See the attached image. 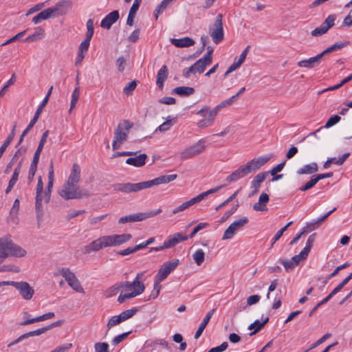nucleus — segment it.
Here are the masks:
<instances>
[{
    "mask_svg": "<svg viewBox=\"0 0 352 352\" xmlns=\"http://www.w3.org/2000/svg\"><path fill=\"white\" fill-rule=\"evenodd\" d=\"M94 32V23L92 19H89L87 21V33L85 38L81 42L80 44H89L91 38Z\"/></svg>",
    "mask_w": 352,
    "mask_h": 352,
    "instance_id": "2f4dec72",
    "label": "nucleus"
},
{
    "mask_svg": "<svg viewBox=\"0 0 352 352\" xmlns=\"http://www.w3.org/2000/svg\"><path fill=\"white\" fill-rule=\"evenodd\" d=\"M80 172V166L74 164L67 179L58 191V194L65 200L80 199L90 196V192L87 189L78 186Z\"/></svg>",
    "mask_w": 352,
    "mask_h": 352,
    "instance_id": "f257e3e1",
    "label": "nucleus"
},
{
    "mask_svg": "<svg viewBox=\"0 0 352 352\" xmlns=\"http://www.w3.org/2000/svg\"><path fill=\"white\" fill-rule=\"evenodd\" d=\"M10 245V236H6L0 238V259L3 260L9 256V248Z\"/></svg>",
    "mask_w": 352,
    "mask_h": 352,
    "instance_id": "4be33fe9",
    "label": "nucleus"
},
{
    "mask_svg": "<svg viewBox=\"0 0 352 352\" xmlns=\"http://www.w3.org/2000/svg\"><path fill=\"white\" fill-rule=\"evenodd\" d=\"M270 159V156H263L258 158H254L245 164L240 166L232 174L228 175L226 177V182L228 183H232L245 177L252 172H254L258 170L261 166L265 165Z\"/></svg>",
    "mask_w": 352,
    "mask_h": 352,
    "instance_id": "20e7f679",
    "label": "nucleus"
},
{
    "mask_svg": "<svg viewBox=\"0 0 352 352\" xmlns=\"http://www.w3.org/2000/svg\"><path fill=\"white\" fill-rule=\"evenodd\" d=\"M26 254V251L20 247L19 245L14 243L10 239V245L9 248V256H15V257H23Z\"/></svg>",
    "mask_w": 352,
    "mask_h": 352,
    "instance_id": "bb28decb",
    "label": "nucleus"
},
{
    "mask_svg": "<svg viewBox=\"0 0 352 352\" xmlns=\"http://www.w3.org/2000/svg\"><path fill=\"white\" fill-rule=\"evenodd\" d=\"M132 124L128 120H124L118 124L114 131L112 147L113 150L120 148L121 145L127 140L129 129Z\"/></svg>",
    "mask_w": 352,
    "mask_h": 352,
    "instance_id": "6e6552de",
    "label": "nucleus"
},
{
    "mask_svg": "<svg viewBox=\"0 0 352 352\" xmlns=\"http://www.w3.org/2000/svg\"><path fill=\"white\" fill-rule=\"evenodd\" d=\"M131 332L129 331V332H126V333H122L120 335H118L117 336H116L111 341V344L113 345H117L119 343H120L121 342H122L124 340H125L127 336H129V334Z\"/></svg>",
    "mask_w": 352,
    "mask_h": 352,
    "instance_id": "680f3d73",
    "label": "nucleus"
},
{
    "mask_svg": "<svg viewBox=\"0 0 352 352\" xmlns=\"http://www.w3.org/2000/svg\"><path fill=\"white\" fill-rule=\"evenodd\" d=\"M210 34L215 43H220L223 38V30L222 24V15L218 14L214 26L210 28Z\"/></svg>",
    "mask_w": 352,
    "mask_h": 352,
    "instance_id": "4468645a",
    "label": "nucleus"
},
{
    "mask_svg": "<svg viewBox=\"0 0 352 352\" xmlns=\"http://www.w3.org/2000/svg\"><path fill=\"white\" fill-rule=\"evenodd\" d=\"M54 16H55L54 11L52 8H50L41 11L37 15L34 16L32 21L36 24L40 23L41 21L46 20Z\"/></svg>",
    "mask_w": 352,
    "mask_h": 352,
    "instance_id": "393cba45",
    "label": "nucleus"
},
{
    "mask_svg": "<svg viewBox=\"0 0 352 352\" xmlns=\"http://www.w3.org/2000/svg\"><path fill=\"white\" fill-rule=\"evenodd\" d=\"M349 153H346L343 154L340 157H339L338 160H336V157H332L329 159L328 160L330 162L331 164H335L336 165H342L344 161L347 159V157L349 156Z\"/></svg>",
    "mask_w": 352,
    "mask_h": 352,
    "instance_id": "603ef678",
    "label": "nucleus"
},
{
    "mask_svg": "<svg viewBox=\"0 0 352 352\" xmlns=\"http://www.w3.org/2000/svg\"><path fill=\"white\" fill-rule=\"evenodd\" d=\"M72 6L70 0H62L56 3L55 6L52 8L54 15H63L67 12V10Z\"/></svg>",
    "mask_w": 352,
    "mask_h": 352,
    "instance_id": "412c9836",
    "label": "nucleus"
},
{
    "mask_svg": "<svg viewBox=\"0 0 352 352\" xmlns=\"http://www.w3.org/2000/svg\"><path fill=\"white\" fill-rule=\"evenodd\" d=\"M168 68L166 65L162 67L157 74L156 84L160 89H162L164 82L168 76Z\"/></svg>",
    "mask_w": 352,
    "mask_h": 352,
    "instance_id": "7c9ffc66",
    "label": "nucleus"
},
{
    "mask_svg": "<svg viewBox=\"0 0 352 352\" xmlns=\"http://www.w3.org/2000/svg\"><path fill=\"white\" fill-rule=\"evenodd\" d=\"M137 312V309L135 308H133L131 309H127L122 311L120 315V318L122 322L125 321L129 318H131L135 313Z\"/></svg>",
    "mask_w": 352,
    "mask_h": 352,
    "instance_id": "de8ad7c7",
    "label": "nucleus"
},
{
    "mask_svg": "<svg viewBox=\"0 0 352 352\" xmlns=\"http://www.w3.org/2000/svg\"><path fill=\"white\" fill-rule=\"evenodd\" d=\"M176 179V175H161L152 180L142 182L140 183H122L114 185L113 188L116 191L124 193L136 192L142 190L151 188L154 186L169 183Z\"/></svg>",
    "mask_w": 352,
    "mask_h": 352,
    "instance_id": "7ed1b4c3",
    "label": "nucleus"
},
{
    "mask_svg": "<svg viewBox=\"0 0 352 352\" xmlns=\"http://www.w3.org/2000/svg\"><path fill=\"white\" fill-rule=\"evenodd\" d=\"M228 346V342H224L221 345L210 349L208 352H223L227 349Z\"/></svg>",
    "mask_w": 352,
    "mask_h": 352,
    "instance_id": "774afa93",
    "label": "nucleus"
},
{
    "mask_svg": "<svg viewBox=\"0 0 352 352\" xmlns=\"http://www.w3.org/2000/svg\"><path fill=\"white\" fill-rule=\"evenodd\" d=\"M44 36V30L40 29L38 31H36L35 33L27 37L24 42L32 43V42H38Z\"/></svg>",
    "mask_w": 352,
    "mask_h": 352,
    "instance_id": "e433bc0d",
    "label": "nucleus"
},
{
    "mask_svg": "<svg viewBox=\"0 0 352 352\" xmlns=\"http://www.w3.org/2000/svg\"><path fill=\"white\" fill-rule=\"evenodd\" d=\"M161 212V209H157L156 210H150L145 212H139L129 214L120 217L118 220V223L120 224H124L129 222L142 221L143 220L156 216Z\"/></svg>",
    "mask_w": 352,
    "mask_h": 352,
    "instance_id": "f8f14e48",
    "label": "nucleus"
},
{
    "mask_svg": "<svg viewBox=\"0 0 352 352\" xmlns=\"http://www.w3.org/2000/svg\"><path fill=\"white\" fill-rule=\"evenodd\" d=\"M45 320H47L46 316H45V314H43L41 316H39L38 317H36V318H34L32 319H28L27 320H24L23 322H21L19 323V325L20 326H26V325H28V324H32V323H34V322H40V321H44Z\"/></svg>",
    "mask_w": 352,
    "mask_h": 352,
    "instance_id": "49530a36",
    "label": "nucleus"
},
{
    "mask_svg": "<svg viewBox=\"0 0 352 352\" xmlns=\"http://www.w3.org/2000/svg\"><path fill=\"white\" fill-rule=\"evenodd\" d=\"M121 322H122V320H121L119 315L113 316L109 320V321L107 322V329H110L113 327L118 325Z\"/></svg>",
    "mask_w": 352,
    "mask_h": 352,
    "instance_id": "13d9d810",
    "label": "nucleus"
},
{
    "mask_svg": "<svg viewBox=\"0 0 352 352\" xmlns=\"http://www.w3.org/2000/svg\"><path fill=\"white\" fill-rule=\"evenodd\" d=\"M54 182H48L46 190L44 192V201L48 203L50 200L52 190L53 188Z\"/></svg>",
    "mask_w": 352,
    "mask_h": 352,
    "instance_id": "bf43d9fd",
    "label": "nucleus"
},
{
    "mask_svg": "<svg viewBox=\"0 0 352 352\" xmlns=\"http://www.w3.org/2000/svg\"><path fill=\"white\" fill-rule=\"evenodd\" d=\"M175 268L176 261L175 260L164 263L161 265L154 277L153 291L151 294L152 298H155L159 295L162 288L160 283L164 281Z\"/></svg>",
    "mask_w": 352,
    "mask_h": 352,
    "instance_id": "423d86ee",
    "label": "nucleus"
},
{
    "mask_svg": "<svg viewBox=\"0 0 352 352\" xmlns=\"http://www.w3.org/2000/svg\"><path fill=\"white\" fill-rule=\"evenodd\" d=\"M14 287L21 297L26 300H30L34 294V289L25 281L16 282Z\"/></svg>",
    "mask_w": 352,
    "mask_h": 352,
    "instance_id": "dca6fc26",
    "label": "nucleus"
},
{
    "mask_svg": "<svg viewBox=\"0 0 352 352\" xmlns=\"http://www.w3.org/2000/svg\"><path fill=\"white\" fill-rule=\"evenodd\" d=\"M343 45H331L320 54L315 56L310 57L307 59L302 60L298 62L297 65L300 67H305L307 69H312L316 67L322 62V57L325 54L337 51L341 49Z\"/></svg>",
    "mask_w": 352,
    "mask_h": 352,
    "instance_id": "1a4fd4ad",
    "label": "nucleus"
},
{
    "mask_svg": "<svg viewBox=\"0 0 352 352\" xmlns=\"http://www.w3.org/2000/svg\"><path fill=\"white\" fill-rule=\"evenodd\" d=\"M207 50V53L190 67V70L192 71L193 74L197 73H203L205 71L206 66L212 63V54L213 52V48L209 45Z\"/></svg>",
    "mask_w": 352,
    "mask_h": 352,
    "instance_id": "ddd939ff",
    "label": "nucleus"
},
{
    "mask_svg": "<svg viewBox=\"0 0 352 352\" xmlns=\"http://www.w3.org/2000/svg\"><path fill=\"white\" fill-rule=\"evenodd\" d=\"M140 30L139 29L135 30L128 37V41L130 43L138 42L140 37Z\"/></svg>",
    "mask_w": 352,
    "mask_h": 352,
    "instance_id": "338daca9",
    "label": "nucleus"
},
{
    "mask_svg": "<svg viewBox=\"0 0 352 352\" xmlns=\"http://www.w3.org/2000/svg\"><path fill=\"white\" fill-rule=\"evenodd\" d=\"M268 175V172H263L257 174L251 182V187L254 189L250 194V196L254 195L259 190L261 184L265 181Z\"/></svg>",
    "mask_w": 352,
    "mask_h": 352,
    "instance_id": "5701e85b",
    "label": "nucleus"
},
{
    "mask_svg": "<svg viewBox=\"0 0 352 352\" xmlns=\"http://www.w3.org/2000/svg\"><path fill=\"white\" fill-rule=\"evenodd\" d=\"M269 321V318L266 317L263 322H260L259 320H255L253 323H252L248 329H254V331L250 333L251 336L256 333L258 332L267 322Z\"/></svg>",
    "mask_w": 352,
    "mask_h": 352,
    "instance_id": "f704fd0d",
    "label": "nucleus"
},
{
    "mask_svg": "<svg viewBox=\"0 0 352 352\" xmlns=\"http://www.w3.org/2000/svg\"><path fill=\"white\" fill-rule=\"evenodd\" d=\"M175 244H176V235L173 234L171 236V237H170L169 239L166 240L164 242L162 245H163L164 248L166 249V248H171V247L174 246Z\"/></svg>",
    "mask_w": 352,
    "mask_h": 352,
    "instance_id": "69168bd1",
    "label": "nucleus"
},
{
    "mask_svg": "<svg viewBox=\"0 0 352 352\" xmlns=\"http://www.w3.org/2000/svg\"><path fill=\"white\" fill-rule=\"evenodd\" d=\"M144 276V272L137 274L134 280L131 283L129 281L121 283L122 291L118 298L120 303H123L126 300L135 297L144 292L145 287L140 281Z\"/></svg>",
    "mask_w": 352,
    "mask_h": 352,
    "instance_id": "39448f33",
    "label": "nucleus"
},
{
    "mask_svg": "<svg viewBox=\"0 0 352 352\" xmlns=\"http://www.w3.org/2000/svg\"><path fill=\"white\" fill-rule=\"evenodd\" d=\"M335 20V15H329L319 28H316L311 32V35L318 36L326 33L334 25Z\"/></svg>",
    "mask_w": 352,
    "mask_h": 352,
    "instance_id": "f3484780",
    "label": "nucleus"
},
{
    "mask_svg": "<svg viewBox=\"0 0 352 352\" xmlns=\"http://www.w3.org/2000/svg\"><path fill=\"white\" fill-rule=\"evenodd\" d=\"M19 200L15 199L13 206L10 211V215L8 217V221H11L14 224H17L19 222L18 212L19 210Z\"/></svg>",
    "mask_w": 352,
    "mask_h": 352,
    "instance_id": "cd10ccee",
    "label": "nucleus"
},
{
    "mask_svg": "<svg viewBox=\"0 0 352 352\" xmlns=\"http://www.w3.org/2000/svg\"><path fill=\"white\" fill-rule=\"evenodd\" d=\"M200 201H201L199 200L198 196H197L177 206V212L183 211L185 209L189 208L190 206Z\"/></svg>",
    "mask_w": 352,
    "mask_h": 352,
    "instance_id": "ea45409f",
    "label": "nucleus"
},
{
    "mask_svg": "<svg viewBox=\"0 0 352 352\" xmlns=\"http://www.w3.org/2000/svg\"><path fill=\"white\" fill-rule=\"evenodd\" d=\"M25 32H21L12 36V38L5 41L2 44H10L14 42H23L24 41L21 39L23 36Z\"/></svg>",
    "mask_w": 352,
    "mask_h": 352,
    "instance_id": "864d4df0",
    "label": "nucleus"
},
{
    "mask_svg": "<svg viewBox=\"0 0 352 352\" xmlns=\"http://www.w3.org/2000/svg\"><path fill=\"white\" fill-rule=\"evenodd\" d=\"M89 49V45H80L77 56L76 58L75 65H80L83 58H85V55L87 54Z\"/></svg>",
    "mask_w": 352,
    "mask_h": 352,
    "instance_id": "c9c22d12",
    "label": "nucleus"
},
{
    "mask_svg": "<svg viewBox=\"0 0 352 352\" xmlns=\"http://www.w3.org/2000/svg\"><path fill=\"white\" fill-rule=\"evenodd\" d=\"M214 309H212L210 311H209L206 317L204 318V320L202 321V322L200 324L198 329L197 330L195 334V339H198L201 335L202 334L204 329L206 328V327L207 326V324H208L214 311Z\"/></svg>",
    "mask_w": 352,
    "mask_h": 352,
    "instance_id": "c85d7f7f",
    "label": "nucleus"
},
{
    "mask_svg": "<svg viewBox=\"0 0 352 352\" xmlns=\"http://www.w3.org/2000/svg\"><path fill=\"white\" fill-rule=\"evenodd\" d=\"M173 125V120L168 119L166 122L160 125L155 130V131H160L161 132H165L168 131Z\"/></svg>",
    "mask_w": 352,
    "mask_h": 352,
    "instance_id": "3c124183",
    "label": "nucleus"
},
{
    "mask_svg": "<svg viewBox=\"0 0 352 352\" xmlns=\"http://www.w3.org/2000/svg\"><path fill=\"white\" fill-rule=\"evenodd\" d=\"M173 3V0H163L155 10L154 16L155 17V19H157L158 16L160 14H162L164 10L170 8Z\"/></svg>",
    "mask_w": 352,
    "mask_h": 352,
    "instance_id": "72a5a7b5",
    "label": "nucleus"
},
{
    "mask_svg": "<svg viewBox=\"0 0 352 352\" xmlns=\"http://www.w3.org/2000/svg\"><path fill=\"white\" fill-rule=\"evenodd\" d=\"M120 291H122L121 283L116 284L104 292V295L107 298L112 297L116 295Z\"/></svg>",
    "mask_w": 352,
    "mask_h": 352,
    "instance_id": "4c0bfd02",
    "label": "nucleus"
},
{
    "mask_svg": "<svg viewBox=\"0 0 352 352\" xmlns=\"http://www.w3.org/2000/svg\"><path fill=\"white\" fill-rule=\"evenodd\" d=\"M317 183H318V182L314 175L313 177H311V179L307 183H306L304 186H302L299 188V190L302 192L307 191L309 189L314 187Z\"/></svg>",
    "mask_w": 352,
    "mask_h": 352,
    "instance_id": "6e6d98bb",
    "label": "nucleus"
},
{
    "mask_svg": "<svg viewBox=\"0 0 352 352\" xmlns=\"http://www.w3.org/2000/svg\"><path fill=\"white\" fill-rule=\"evenodd\" d=\"M248 222V219L246 217H243L231 223L229 227L225 230L222 239L227 240L232 239L235 234L236 232L243 227Z\"/></svg>",
    "mask_w": 352,
    "mask_h": 352,
    "instance_id": "2eb2a0df",
    "label": "nucleus"
},
{
    "mask_svg": "<svg viewBox=\"0 0 352 352\" xmlns=\"http://www.w3.org/2000/svg\"><path fill=\"white\" fill-rule=\"evenodd\" d=\"M129 58V54L128 53L125 55H122L117 58L116 65L119 72L122 73L124 71L125 67L128 64Z\"/></svg>",
    "mask_w": 352,
    "mask_h": 352,
    "instance_id": "473e14b6",
    "label": "nucleus"
},
{
    "mask_svg": "<svg viewBox=\"0 0 352 352\" xmlns=\"http://www.w3.org/2000/svg\"><path fill=\"white\" fill-rule=\"evenodd\" d=\"M11 272L14 273H19L20 272V267L17 265L12 264H6L0 267V272Z\"/></svg>",
    "mask_w": 352,
    "mask_h": 352,
    "instance_id": "a18cd8bd",
    "label": "nucleus"
},
{
    "mask_svg": "<svg viewBox=\"0 0 352 352\" xmlns=\"http://www.w3.org/2000/svg\"><path fill=\"white\" fill-rule=\"evenodd\" d=\"M131 238V234L102 236L84 246L82 252L88 254L109 247L119 246L129 241Z\"/></svg>",
    "mask_w": 352,
    "mask_h": 352,
    "instance_id": "f03ea898",
    "label": "nucleus"
},
{
    "mask_svg": "<svg viewBox=\"0 0 352 352\" xmlns=\"http://www.w3.org/2000/svg\"><path fill=\"white\" fill-rule=\"evenodd\" d=\"M96 352H109V344L106 342H97L94 345Z\"/></svg>",
    "mask_w": 352,
    "mask_h": 352,
    "instance_id": "4d7b16f0",
    "label": "nucleus"
},
{
    "mask_svg": "<svg viewBox=\"0 0 352 352\" xmlns=\"http://www.w3.org/2000/svg\"><path fill=\"white\" fill-rule=\"evenodd\" d=\"M340 119H341V118L339 116H338V115H335L333 116H331L327 120V122H326V124H325L324 127L329 128V127L335 125L336 124H337L340 120Z\"/></svg>",
    "mask_w": 352,
    "mask_h": 352,
    "instance_id": "e2e57ef3",
    "label": "nucleus"
},
{
    "mask_svg": "<svg viewBox=\"0 0 352 352\" xmlns=\"http://www.w3.org/2000/svg\"><path fill=\"white\" fill-rule=\"evenodd\" d=\"M308 254L302 250L299 254L294 256L291 260L295 265H298L301 261L305 260Z\"/></svg>",
    "mask_w": 352,
    "mask_h": 352,
    "instance_id": "5fc2aeb1",
    "label": "nucleus"
},
{
    "mask_svg": "<svg viewBox=\"0 0 352 352\" xmlns=\"http://www.w3.org/2000/svg\"><path fill=\"white\" fill-rule=\"evenodd\" d=\"M14 136V129H13L11 134L7 138V139L5 140L4 143L0 147V158L1 157L3 153L5 152L6 149L10 145V142L13 140Z\"/></svg>",
    "mask_w": 352,
    "mask_h": 352,
    "instance_id": "8fccbe9b",
    "label": "nucleus"
},
{
    "mask_svg": "<svg viewBox=\"0 0 352 352\" xmlns=\"http://www.w3.org/2000/svg\"><path fill=\"white\" fill-rule=\"evenodd\" d=\"M195 92V90L193 87H177V95L179 96H189L192 95Z\"/></svg>",
    "mask_w": 352,
    "mask_h": 352,
    "instance_id": "58836bf2",
    "label": "nucleus"
},
{
    "mask_svg": "<svg viewBox=\"0 0 352 352\" xmlns=\"http://www.w3.org/2000/svg\"><path fill=\"white\" fill-rule=\"evenodd\" d=\"M234 102V98H232V97L224 100V101H222L218 105H217L214 108H213L214 113L218 114V113L219 112V111L221 109L232 104Z\"/></svg>",
    "mask_w": 352,
    "mask_h": 352,
    "instance_id": "79ce46f5",
    "label": "nucleus"
},
{
    "mask_svg": "<svg viewBox=\"0 0 352 352\" xmlns=\"http://www.w3.org/2000/svg\"><path fill=\"white\" fill-rule=\"evenodd\" d=\"M192 258L197 265H201L205 259V253L201 249L197 250L193 254Z\"/></svg>",
    "mask_w": 352,
    "mask_h": 352,
    "instance_id": "a19ab883",
    "label": "nucleus"
},
{
    "mask_svg": "<svg viewBox=\"0 0 352 352\" xmlns=\"http://www.w3.org/2000/svg\"><path fill=\"white\" fill-rule=\"evenodd\" d=\"M318 170V164L316 162H312L298 169L297 173L298 175H310L316 173Z\"/></svg>",
    "mask_w": 352,
    "mask_h": 352,
    "instance_id": "c756f323",
    "label": "nucleus"
},
{
    "mask_svg": "<svg viewBox=\"0 0 352 352\" xmlns=\"http://www.w3.org/2000/svg\"><path fill=\"white\" fill-rule=\"evenodd\" d=\"M52 89H53V87H51L50 88V89L48 90L45 97L44 98V99L42 101V103L41 104V105L38 107V108L37 109V110L36 111V113L33 117V118L30 120V123H29V125H30L31 126H34V125L36 123V122L38 121V119L40 116V114L41 113L43 108L45 107V105L47 104L48 102V100H49V98L50 96V95L52 94Z\"/></svg>",
    "mask_w": 352,
    "mask_h": 352,
    "instance_id": "aec40b11",
    "label": "nucleus"
},
{
    "mask_svg": "<svg viewBox=\"0 0 352 352\" xmlns=\"http://www.w3.org/2000/svg\"><path fill=\"white\" fill-rule=\"evenodd\" d=\"M147 158V155L144 153L140 154L133 157H129L126 160V163L127 164L135 166L141 167L145 164V160Z\"/></svg>",
    "mask_w": 352,
    "mask_h": 352,
    "instance_id": "a878e982",
    "label": "nucleus"
},
{
    "mask_svg": "<svg viewBox=\"0 0 352 352\" xmlns=\"http://www.w3.org/2000/svg\"><path fill=\"white\" fill-rule=\"evenodd\" d=\"M36 210L38 212H42V201L44 199V192H43V182L42 180L41 176H39L38 178V183L36 186Z\"/></svg>",
    "mask_w": 352,
    "mask_h": 352,
    "instance_id": "a211bd4d",
    "label": "nucleus"
},
{
    "mask_svg": "<svg viewBox=\"0 0 352 352\" xmlns=\"http://www.w3.org/2000/svg\"><path fill=\"white\" fill-rule=\"evenodd\" d=\"M351 80H352V78H351V76L349 75V76H347L346 78L343 79L339 84H338L336 85H334L333 87H328V88L324 89H323L322 91H318V94H322V93H324L325 91H332V90H335V89H339L340 87H341L344 84H346V82H349Z\"/></svg>",
    "mask_w": 352,
    "mask_h": 352,
    "instance_id": "37998d69",
    "label": "nucleus"
},
{
    "mask_svg": "<svg viewBox=\"0 0 352 352\" xmlns=\"http://www.w3.org/2000/svg\"><path fill=\"white\" fill-rule=\"evenodd\" d=\"M316 235V233L311 234L307 241L306 245H305V248L302 250V251L305 252V253H306L307 254H309V253L313 246V244L315 241Z\"/></svg>",
    "mask_w": 352,
    "mask_h": 352,
    "instance_id": "09e8293b",
    "label": "nucleus"
},
{
    "mask_svg": "<svg viewBox=\"0 0 352 352\" xmlns=\"http://www.w3.org/2000/svg\"><path fill=\"white\" fill-rule=\"evenodd\" d=\"M20 170H21V168H20V166L19 165L14 168V173H13L12 176L9 182V184H10L11 185H13V186L15 185L16 182H17V180L19 179Z\"/></svg>",
    "mask_w": 352,
    "mask_h": 352,
    "instance_id": "0e129e2a",
    "label": "nucleus"
},
{
    "mask_svg": "<svg viewBox=\"0 0 352 352\" xmlns=\"http://www.w3.org/2000/svg\"><path fill=\"white\" fill-rule=\"evenodd\" d=\"M221 187H222L221 186H217V187L211 188L204 192H202V193L198 195L197 196H198L199 200L202 201L208 195L217 192L219 190H220L221 188Z\"/></svg>",
    "mask_w": 352,
    "mask_h": 352,
    "instance_id": "052dcab7",
    "label": "nucleus"
},
{
    "mask_svg": "<svg viewBox=\"0 0 352 352\" xmlns=\"http://www.w3.org/2000/svg\"><path fill=\"white\" fill-rule=\"evenodd\" d=\"M119 19V12L118 10H113L108 14L102 21L100 25L102 28L109 30L111 25Z\"/></svg>",
    "mask_w": 352,
    "mask_h": 352,
    "instance_id": "6ab92c4d",
    "label": "nucleus"
},
{
    "mask_svg": "<svg viewBox=\"0 0 352 352\" xmlns=\"http://www.w3.org/2000/svg\"><path fill=\"white\" fill-rule=\"evenodd\" d=\"M351 80H352V78H351V76L349 75V76H347L346 78L343 79L339 84H338L336 85H334L333 87H328V88L324 89H323L322 91H318V94H322V93H324L325 91H332V90H335V89H339L340 87H341L344 84H346V82H349Z\"/></svg>",
    "mask_w": 352,
    "mask_h": 352,
    "instance_id": "c03bdc74",
    "label": "nucleus"
},
{
    "mask_svg": "<svg viewBox=\"0 0 352 352\" xmlns=\"http://www.w3.org/2000/svg\"><path fill=\"white\" fill-rule=\"evenodd\" d=\"M269 200L268 195L263 192L259 197L258 201L253 205V209L256 211H266L267 210L266 204Z\"/></svg>",
    "mask_w": 352,
    "mask_h": 352,
    "instance_id": "b1692460",
    "label": "nucleus"
},
{
    "mask_svg": "<svg viewBox=\"0 0 352 352\" xmlns=\"http://www.w3.org/2000/svg\"><path fill=\"white\" fill-rule=\"evenodd\" d=\"M206 141L204 139H201L182 151L179 155L180 158L186 160L195 157L203 153L206 151Z\"/></svg>",
    "mask_w": 352,
    "mask_h": 352,
    "instance_id": "9d476101",
    "label": "nucleus"
},
{
    "mask_svg": "<svg viewBox=\"0 0 352 352\" xmlns=\"http://www.w3.org/2000/svg\"><path fill=\"white\" fill-rule=\"evenodd\" d=\"M197 114L203 117L202 119L199 120L197 125L200 129L207 128L213 124L215 117L217 113H214V110L210 109L208 107L205 106L201 109L197 111Z\"/></svg>",
    "mask_w": 352,
    "mask_h": 352,
    "instance_id": "9b49d317",
    "label": "nucleus"
},
{
    "mask_svg": "<svg viewBox=\"0 0 352 352\" xmlns=\"http://www.w3.org/2000/svg\"><path fill=\"white\" fill-rule=\"evenodd\" d=\"M54 275L55 276H63L68 285L75 292L80 294L85 293V290L80 282L76 277V274L69 267H58L56 272H54Z\"/></svg>",
    "mask_w": 352,
    "mask_h": 352,
    "instance_id": "0eeeda50",
    "label": "nucleus"
}]
</instances>
